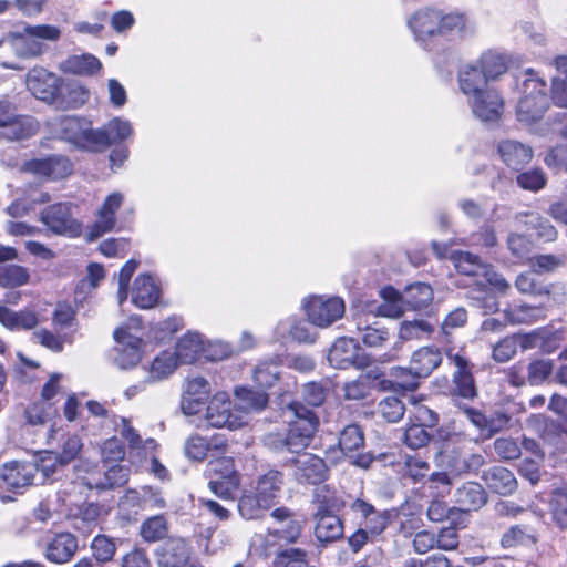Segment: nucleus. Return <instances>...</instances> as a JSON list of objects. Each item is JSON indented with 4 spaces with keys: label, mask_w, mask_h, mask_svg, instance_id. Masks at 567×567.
<instances>
[{
    "label": "nucleus",
    "mask_w": 567,
    "mask_h": 567,
    "mask_svg": "<svg viewBox=\"0 0 567 567\" xmlns=\"http://www.w3.org/2000/svg\"><path fill=\"white\" fill-rule=\"evenodd\" d=\"M130 475V468L123 465H113L104 471L103 475L95 476L91 474L86 476L85 485L93 489L106 491L124 485Z\"/></svg>",
    "instance_id": "obj_31"
},
{
    "label": "nucleus",
    "mask_w": 567,
    "mask_h": 567,
    "mask_svg": "<svg viewBox=\"0 0 567 567\" xmlns=\"http://www.w3.org/2000/svg\"><path fill=\"white\" fill-rule=\"evenodd\" d=\"M482 478L491 491L503 496L513 494L517 488L514 474L503 466H493L484 471Z\"/></svg>",
    "instance_id": "obj_29"
},
{
    "label": "nucleus",
    "mask_w": 567,
    "mask_h": 567,
    "mask_svg": "<svg viewBox=\"0 0 567 567\" xmlns=\"http://www.w3.org/2000/svg\"><path fill=\"white\" fill-rule=\"evenodd\" d=\"M226 449L227 443L225 441L216 440L215 443H212L197 434L188 437L184 445L185 455L192 461H203L206 456L214 457L224 453Z\"/></svg>",
    "instance_id": "obj_32"
},
{
    "label": "nucleus",
    "mask_w": 567,
    "mask_h": 567,
    "mask_svg": "<svg viewBox=\"0 0 567 567\" xmlns=\"http://www.w3.org/2000/svg\"><path fill=\"white\" fill-rule=\"evenodd\" d=\"M472 113L482 122H496L503 112L504 100L492 86L467 99Z\"/></svg>",
    "instance_id": "obj_15"
},
{
    "label": "nucleus",
    "mask_w": 567,
    "mask_h": 567,
    "mask_svg": "<svg viewBox=\"0 0 567 567\" xmlns=\"http://www.w3.org/2000/svg\"><path fill=\"white\" fill-rule=\"evenodd\" d=\"M455 268L458 272L478 278L485 264H483L478 256L467 251H453L450 256Z\"/></svg>",
    "instance_id": "obj_51"
},
{
    "label": "nucleus",
    "mask_w": 567,
    "mask_h": 567,
    "mask_svg": "<svg viewBox=\"0 0 567 567\" xmlns=\"http://www.w3.org/2000/svg\"><path fill=\"white\" fill-rule=\"evenodd\" d=\"M359 344L353 338H339L330 348L328 361L337 369H347L350 365L359 364Z\"/></svg>",
    "instance_id": "obj_25"
},
{
    "label": "nucleus",
    "mask_w": 567,
    "mask_h": 567,
    "mask_svg": "<svg viewBox=\"0 0 567 567\" xmlns=\"http://www.w3.org/2000/svg\"><path fill=\"white\" fill-rule=\"evenodd\" d=\"M303 307L309 321L321 328L332 324L344 313L343 300L338 297L315 296L309 298Z\"/></svg>",
    "instance_id": "obj_9"
},
{
    "label": "nucleus",
    "mask_w": 567,
    "mask_h": 567,
    "mask_svg": "<svg viewBox=\"0 0 567 567\" xmlns=\"http://www.w3.org/2000/svg\"><path fill=\"white\" fill-rule=\"evenodd\" d=\"M210 392L212 388L206 379L202 377L187 379L181 403L184 414H197L202 405L207 401Z\"/></svg>",
    "instance_id": "obj_19"
},
{
    "label": "nucleus",
    "mask_w": 567,
    "mask_h": 567,
    "mask_svg": "<svg viewBox=\"0 0 567 567\" xmlns=\"http://www.w3.org/2000/svg\"><path fill=\"white\" fill-rule=\"evenodd\" d=\"M209 460L207 464L206 473L212 478H229V477H238L235 471L234 461L230 457H217Z\"/></svg>",
    "instance_id": "obj_61"
},
{
    "label": "nucleus",
    "mask_w": 567,
    "mask_h": 567,
    "mask_svg": "<svg viewBox=\"0 0 567 567\" xmlns=\"http://www.w3.org/2000/svg\"><path fill=\"white\" fill-rule=\"evenodd\" d=\"M517 226H524L527 229H535L538 238L545 241H553L557 237V230L548 219L542 217L535 212L518 213L514 216Z\"/></svg>",
    "instance_id": "obj_35"
},
{
    "label": "nucleus",
    "mask_w": 567,
    "mask_h": 567,
    "mask_svg": "<svg viewBox=\"0 0 567 567\" xmlns=\"http://www.w3.org/2000/svg\"><path fill=\"white\" fill-rule=\"evenodd\" d=\"M206 420L213 427L236 430L247 423V416L238 413L226 392H217L206 409Z\"/></svg>",
    "instance_id": "obj_6"
},
{
    "label": "nucleus",
    "mask_w": 567,
    "mask_h": 567,
    "mask_svg": "<svg viewBox=\"0 0 567 567\" xmlns=\"http://www.w3.org/2000/svg\"><path fill=\"white\" fill-rule=\"evenodd\" d=\"M475 64L480 66L488 82L497 79L507 70L505 56L494 51H488L482 54Z\"/></svg>",
    "instance_id": "obj_47"
},
{
    "label": "nucleus",
    "mask_w": 567,
    "mask_h": 567,
    "mask_svg": "<svg viewBox=\"0 0 567 567\" xmlns=\"http://www.w3.org/2000/svg\"><path fill=\"white\" fill-rule=\"evenodd\" d=\"M460 511H477L487 502V494L481 484L467 482L460 486L454 494Z\"/></svg>",
    "instance_id": "obj_30"
},
{
    "label": "nucleus",
    "mask_w": 567,
    "mask_h": 567,
    "mask_svg": "<svg viewBox=\"0 0 567 567\" xmlns=\"http://www.w3.org/2000/svg\"><path fill=\"white\" fill-rule=\"evenodd\" d=\"M56 414V410L51 403L41 401L32 404L25 411V417L31 425H44Z\"/></svg>",
    "instance_id": "obj_60"
},
{
    "label": "nucleus",
    "mask_w": 567,
    "mask_h": 567,
    "mask_svg": "<svg viewBox=\"0 0 567 567\" xmlns=\"http://www.w3.org/2000/svg\"><path fill=\"white\" fill-rule=\"evenodd\" d=\"M449 361L456 368L453 373L455 392L465 399L476 396V386L472 374V365L468 360L458 353L446 352Z\"/></svg>",
    "instance_id": "obj_20"
},
{
    "label": "nucleus",
    "mask_w": 567,
    "mask_h": 567,
    "mask_svg": "<svg viewBox=\"0 0 567 567\" xmlns=\"http://www.w3.org/2000/svg\"><path fill=\"white\" fill-rule=\"evenodd\" d=\"M338 446L343 456L350 458L351 464L358 467L368 468L373 462V456L370 453H357L364 446V434L355 423L342 427L339 433Z\"/></svg>",
    "instance_id": "obj_10"
},
{
    "label": "nucleus",
    "mask_w": 567,
    "mask_h": 567,
    "mask_svg": "<svg viewBox=\"0 0 567 567\" xmlns=\"http://www.w3.org/2000/svg\"><path fill=\"white\" fill-rule=\"evenodd\" d=\"M554 362L546 359H534L526 365L527 382L532 386L544 384L553 374Z\"/></svg>",
    "instance_id": "obj_53"
},
{
    "label": "nucleus",
    "mask_w": 567,
    "mask_h": 567,
    "mask_svg": "<svg viewBox=\"0 0 567 567\" xmlns=\"http://www.w3.org/2000/svg\"><path fill=\"white\" fill-rule=\"evenodd\" d=\"M442 360L443 357L439 348L421 347L412 353L408 368L393 369L396 384L404 390H415L419 386V380L431 375L440 367Z\"/></svg>",
    "instance_id": "obj_3"
},
{
    "label": "nucleus",
    "mask_w": 567,
    "mask_h": 567,
    "mask_svg": "<svg viewBox=\"0 0 567 567\" xmlns=\"http://www.w3.org/2000/svg\"><path fill=\"white\" fill-rule=\"evenodd\" d=\"M237 507L239 515L247 520L260 519L264 517V513L270 509L256 493L250 491L243 493L238 499Z\"/></svg>",
    "instance_id": "obj_46"
},
{
    "label": "nucleus",
    "mask_w": 567,
    "mask_h": 567,
    "mask_svg": "<svg viewBox=\"0 0 567 567\" xmlns=\"http://www.w3.org/2000/svg\"><path fill=\"white\" fill-rule=\"evenodd\" d=\"M133 134L130 121L114 117L94 131L93 152H104L111 145L120 144Z\"/></svg>",
    "instance_id": "obj_16"
},
{
    "label": "nucleus",
    "mask_w": 567,
    "mask_h": 567,
    "mask_svg": "<svg viewBox=\"0 0 567 567\" xmlns=\"http://www.w3.org/2000/svg\"><path fill=\"white\" fill-rule=\"evenodd\" d=\"M526 75L522 96L517 104V118L519 122L529 124L543 117L549 105V100L545 81L538 78L532 69L526 71Z\"/></svg>",
    "instance_id": "obj_4"
},
{
    "label": "nucleus",
    "mask_w": 567,
    "mask_h": 567,
    "mask_svg": "<svg viewBox=\"0 0 567 567\" xmlns=\"http://www.w3.org/2000/svg\"><path fill=\"white\" fill-rule=\"evenodd\" d=\"M383 302L378 306L377 315L386 318H399L404 312V299L402 295L392 287L381 290Z\"/></svg>",
    "instance_id": "obj_45"
},
{
    "label": "nucleus",
    "mask_w": 567,
    "mask_h": 567,
    "mask_svg": "<svg viewBox=\"0 0 567 567\" xmlns=\"http://www.w3.org/2000/svg\"><path fill=\"white\" fill-rule=\"evenodd\" d=\"M402 297L409 309L420 310L432 302L433 290L427 284L415 282L405 288Z\"/></svg>",
    "instance_id": "obj_44"
},
{
    "label": "nucleus",
    "mask_w": 567,
    "mask_h": 567,
    "mask_svg": "<svg viewBox=\"0 0 567 567\" xmlns=\"http://www.w3.org/2000/svg\"><path fill=\"white\" fill-rule=\"evenodd\" d=\"M60 35V30L53 25H28L23 29V32H10L8 41L18 56L30 58L44 52L45 45L40 41L41 39L56 41Z\"/></svg>",
    "instance_id": "obj_5"
},
{
    "label": "nucleus",
    "mask_w": 567,
    "mask_h": 567,
    "mask_svg": "<svg viewBox=\"0 0 567 567\" xmlns=\"http://www.w3.org/2000/svg\"><path fill=\"white\" fill-rule=\"evenodd\" d=\"M0 322L10 330H29L34 328L39 320L33 311H13L7 307H0Z\"/></svg>",
    "instance_id": "obj_41"
},
{
    "label": "nucleus",
    "mask_w": 567,
    "mask_h": 567,
    "mask_svg": "<svg viewBox=\"0 0 567 567\" xmlns=\"http://www.w3.org/2000/svg\"><path fill=\"white\" fill-rule=\"evenodd\" d=\"M38 131V123L33 117L16 115L8 125L0 130V135L9 141L25 140Z\"/></svg>",
    "instance_id": "obj_39"
},
{
    "label": "nucleus",
    "mask_w": 567,
    "mask_h": 567,
    "mask_svg": "<svg viewBox=\"0 0 567 567\" xmlns=\"http://www.w3.org/2000/svg\"><path fill=\"white\" fill-rule=\"evenodd\" d=\"M33 339L41 346L51 350L52 352H61L64 348V343H71L72 337L71 334L64 333H53L47 329H39L34 331Z\"/></svg>",
    "instance_id": "obj_57"
},
{
    "label": "nucleus",
    "mask_w": 567,
    "mask_h": 567,
    "mask_svg": "<svg viewBox=\"0 0 567 567\" xmlns=\"http://www.w3.org/2000/svg\"><path fill=\"white\" fill-rule=\"evenodd\" d=\"M124 200L122 193L114 192L110 194L97 209L95 221L89 227L86 237L89 241L96 240L106 233L116 227V213Z\"/></svg>",
    "instance_id": "obj_12"
},
{
    "label": "nucleus",
    "mask_w": 567,
    "mask_h": 567,
    "mask_svg": "<svg viewBox=\"0 0 567 567\" xmlns=\"http://www.w3.org/2000/svg\"><path fill=\"white\" fill-rule=\"evenodd\" d=\"M269 516L275 523L274 526H269L267 529L269 536L289 544H293L299 539L303 528V520L300 519L297 513L281 506L272 509Z\"/></svg>",
    "instance_id": "obj_11"
},
{
    "label": "nucleus",
    "mask_w": 567,
    "mask_h": 567,
    "mask_svg": "<svg viewBox=\"0 0 567 567\" xmlns=\"http://www.w3.org/2000/svg\"><path fill=\"white\" fill-rule=\"evenodd\" d=\"M315 503L318 505L316 513H334L343 507L344 503L338 493L328 485L316 488Z\"/></svg>",
    "instance_id": "obj_52"
},
{
    "label": "nucleus",
    "mask_w": 567,
    "mask_h": 567,
    "mask_svg": "<svg viewBox=\"0 0 567 567\" xmlns=\"http://www.w3.org/2000/svg\"><path fill=\"white\" fill-rule=\"evenodd\" d=\"M288 410L295 419L289 421L287 432L269 433L264 442L268 449L277 453L289 452L299 455L310 445L318 430L319 419L312 410L299 402L290 403Z\"/></svg>",
    "instance_id": "obj_2"
},
{
    "label": "nucleus",
    "mask_w": 567,
    "mask_h": 567,
    "mask_svg": "<svg viewBox=\"0 0 567 567\" xmlns=\"http://www.w3.org/2000/svg\"><path fill=\"white\" fill-rule=\"evenodd\" d=\"M78 548V538L73 534L60 533L48 542L44 557L53 564H65L76 554Z\"/></svg>",
    "instance_id": "obj_23"
},
{
    "label": "nucleus",
    "mask_w": 567,
    "mask_h": 567,
    "mask_svg": "<svg viewBox=\"0 0 567 567\" xmlns=\"http://www.w3.org/2000/svg\"><path fill=\"white\" fill-rule=\"evenodd\" d=\"M94 131L91 121L78 116L62 117L55 128L62 140L78 148L91 152H93Z\"/></svg>",
    "instance_id": "obj_8"
},
{
    "label": "nucleus",
    "mask_w": 567,
    "mask_h": 567,
    "mask_svg": "<svg viewBox=\"0 0 567 567\" xmlns=\"http://www.w3.org/2000/svg\"><path fill=\"white\" fill-rule=\"evenodd\" d=\"M92 556L97 563L113 560L117 550V539L105 534L96 535L90 545Z\"/></svg>",
    "instance_id": "obj_50"
},
{
    "label": "nucleus",
    "mask_w": 567,
    "mask_h": 567,
    "mask_svg": "<svg viewBox=\"0 0 567 567\" xmlns=\"http://www.w3.org/2000/svg\"><path fill=\"white\" fill-rule=\"evenodd\" d=\"M508 322L513 324L532 323L544 317V309L536 306L520 305L505 310Z\"/></svg>",
    "instance_id": "obj_54"
},
{
    "label": "nucleus",
    "mask_w": 567,
    "mask_h": 567,
    "mask_svg": "<svg viewBox=\"0 0 567 567\" xmlns=\"http://www.w3.org/2000/svg\"><path fill=\"white\" fill-rule=\"evenodd\" d=\"M61 78L44 68H33L27 75V86L29 91L41 101L53 104L59 92Z\"/></svg>",
    "instance_id": "obj_17"
},
{
    "label": "nucleus",
    "mask_w": 567,
    "mask_h": 567,
    "mask_svg": "<svg viewBox=\"0 0 567 567\" xmlns=\"http://www.w3.org/2000/svg\"><path fill=\"white\" fill-rule=\"evenodd\" d=\"M166 533L167 523L162 515H155L146 519L140 530L142 538L148 543L164 538Z\"/></svg>",
    "instance_id": "obj_58"
},
{
    "label": "nucleus",
    "mask_w": 567,
    "mask_h": 567,
    "mask_svg": "<svg viewBox=\"0 0 567 567\" xmlns=\"http://www.w3.org/2000/svg\"><path fill=\"white\" fill-rule=\"evenodd\" d=\"M308 565V553L301 548H286L279 550L274 559L272 567H306Z\"/></svg>",
    "instance_id": "obj_56"
},
{
    "label": "nucleus",
    "mask_w": 567,
    "mask_h": 567,
    "mask_svg": "<svg viewBox=\"0 0 567 567\" xmlns=\"http://www.w3.org/2000/svg\"><path fill=\"white\" fill-rule=\"evenodd\" d=\"M101 68L100 60L89 53L69 56L60 64L61 71L76 75H93Z\"/></svg>",
    "instance_id": "obj_38"
},
{
    "label": "nucleus",
    "mask_w": 567,
    "mask_h": 567,
    "mask_svg": "<svg viewBox=\"0 0 567 567\" xmlns=\"http://www.w3.org/2000/svg\"><path fill=\"white\" fill-rule=\"evenodd\" d=\"M252 378L261 388H271L279 378V365L275 361L260 362L254 369Z\"/></svg>",
    "instance_id": "obj_62"
},
{
    "label": "nucleus",
    "mask_w": 567,
    "mask_h": 567,
    "mask_svg": "<svg viewBox=\"0 0 567 567\" xmlns=\"http://www.w3.org/2000/svg\"><path fill=\"white\" fill-rule=\"evenodd\" d=\"M506 246L511 255L518 261L526 260L533 249L532 240L525 235L518 233L508 234Z\"/></svg>",
    "instance_id": "obj_59"
},
{
    "label": "nucleus",
    "mask_w": 567,
    "mask_h": 567,
    "mask_svg": "<svg viewBox=\"0 0 567 567\" xmlns=\"http://www.w3.org/2000/svg\"><path fill=\"white\" fill-rule=\"evenodd\" d=\"M548 507L554 524L567 529V489L555 488L549 496Z\"/></svg>",
    "instance_id": "obj_48"
},
{
    "label": "nucleus",
    "mask_w": 567,
    "mask_h": 567,
    "mask_svg": "<svg viewBox=\"0 0 567 567\" xmlns=\"http://www.w3.org/2000/svg\"><path fill=\"white\" fill-rule=\"evenodd\" d=\"M41 221L56 235L76 237L81 234L82 225L72 214V205L59 203L48 206L41 212Z\"/></svg>",
    "instance_id": "obj_7"
},
{
    "label": "nucleus",
    "mask_w": 567,
    "mask_h": 567,
    "mask_svg": "<svg viewBox=\"0 0 567 567\" xmlns=\"http://www.w3.org/2000/svg\"><path fill=\"white\" fill-rule=\"evenodd\" d=\"M516 182L523 189L538 192L546 186L547 178L543 169L533 168L518 174Z\"/></svg>",
    "instance_id": "obj_63"
},
{
    "label": "nucleus",
    "mask_w": 567,
    "mask_h": 567,
    "mask_svg": "<svg viewBox=\"0 0 567 567\" xmlns=\"http://www.w3.org/2000/svg\"><path fill=\"white\" fill-rule=\"evenodd\" d=\"M287 465L292 468L293 475L299 482L318 484L328 475L326 462L311 453L299 454L288 460Z\"/></svg>",
    "instance_id": "obj_14"
},
{
    "label": "nucleus",
    "mask_w": 567,
    "mask_h": 567,
    "mask_svg": "<svg viewBox=\"0 0 567 567\" xmlns=\"http://www.w3.org/2000/svg\"><path fill=\"white\" fill-rule=\"evenodd\" d=\"M433 331V326L425 320H405L400 326L399 336L404 341L423 340L429 338Z\"/></svg>",
    "instance_id": "obj_55"
},
{
    "label": "nucleus",
    "mask_w": 567,
    "mask_h": 567,
    "mask_svg": "<svg viewBox=\"0 0 567 567\" xmlns=\"http://www.w3.org/2000/svg\"><path fill=\"white\" fill-rule=\"evenodd\" d=\"M25 171L34 175L48 177L51 179H61L69 176L72 172L70 161L60 155H52L45 158L32 159L25 163Z\"/></svg>",
    "instance_id": "obj_21"
},
{
    "label": "nucleus",
    "mask_w": 567,
    "mask_h": 567,
    "mask_svg": "<svg viewBox=\"0 0 567 567\" xmlns=\"http://www.w3.org/2000/svg\"><path fill=\"white\" fill-rule=\"evenodd\" d=\"M161 297V289L156 280L147 274L135 278L131 290L132 302L141 309L155 307Z\"/></svg>",
    "instance_id": "obj_22"
},
{
    "label": "nucleus",
    "mask_w": 567,
    "mask_h": 567,
    "mask_svg": "<svg viewBox=\"0 0 567 567\" xmlns=\"http://www.w3.org/2000/svg\"><path fill=\"white\" fill-rule=\"evenodd\" d=\"M30 280L28 268L16 264L0 265V286L4 288H17L24 286Z\"/></svg>",
    "instance_id": "obj_49"
},
{
    "label": "nucleus",
    "mask_w": 567,
    "mask_h": 567,
    "mask_svg": "<svg viewBox=\"0 0 567 567\" xmlns=\"http://www.w3.org/2000/svg\"><path fill=\"white\" fill-rule=\"evenodd\" d=\"M116 341L114 361L121 369H128L136 365L141 355L142 339L120 328L114 332Z\"/></svg>",
    "instance_id": "obj_18"
},
{
    "label": "nucleus",
    "mask_w": 567,
    "mask_h": 567,
    "mask_svg": "<svg viewBox=\"0 0 567 567\" xmlns=\"http://www.w3.org/2000/svg\"><path fill=\"white\" fill-rule=\"evenodd\" d=\"M236 409L238 413L246 416L248 412L261 411L268 402V395L264 391H254L247 388H239L235 391Z\"/></svg>",
    "instance_id": "obj_43"
},
{
    "label": "nucleus",
    "mask_w": 567,
    "mask_h": 567,
    "mask_svg": "<svg viewBox=\"0 0 567 567\" xmlns=\"http://www.w3.org/2000/svg\"><path fill=\"white\" fill-rule=\"evenodd\" d=\"M284 485V475L279 471L270 470L264 475H260L256 484V494L260 497L261 502L271 508L281 492Z\"/></svg>",
    "instance_id": "obj_33"
},
{
    "label": "nucleus",
    "mask_w": 567,
    "mask_h": 567,
    "mask_svg": "<svg viewBox=\"0 0 567 567\" xmlns=\"http://www.w3.org/2000/svg\"><path fill=\"white\" fill-rule=\"evenodd\" d=\"M315 536L320 543H331L343 536V523L334 513H316Z\"/></svg>",
    "instance_id": "obj_34"
},
{
    "label": "nucleus",
    "mask_w": 567,
    "mask_h": 567,
    "mask_svg": "<svg viewBox=\"0 0 567 567\" xmlns=\"http://www.w3.org/2000/svg\"><path fill=\"white\" fill-rule=\"evenodd\" d=\"M277 333L285 337L287 333L292 340L301 343H312L316 340V331L310 328L309 323L296 319H287L277 326Z\"/></svg>",
    "instance_id": "obj_42"
},
{
    "label": "nucleus",
    "mask_w": 567,
    "mask_h": 567,
    "mask_svg": "<svg viewBox=\"0 0 567 567\" xmlns=\"http://www.w3.org/2000/svg\"><path fill=\"white\" fill-rule=\"evenodd\" d=\"M178 363L179 362L173 352H162L153 360L152 364L147 369L145 382L155 383L168 378L177 368Z\"/></svg>",
    "instance_id": "obj_40"
},
{
    "label": "nucleus",
    "mask_w": 567,
    "mask_h": 567,
    "mask_svg": "<svg viewBox=\"0 0 567 567\" xmlns=\"http://www.w3.org/2000/svg\"><path fill=\"white\" fill-rule=\"evenodd\" d=\"M502 161L513 169H520L533 158L530 146L515 140H504L497 146Z\"/></svg>",
    "instance_id": "obj_26"
},
{
    "label": "nucleus",
    "mask_w": 567,
    "mask_h": 567,
    "mask_svg": "<svg viewBox=\"0 0 567 567\" xmlns=\"http://www.w3.org/2000/svg\"><path fill=\"white\" fill-rule=\"evenodd\" d=\"M37 466L33 463L12 462L4 465L2 480L11 487H24L32 484Z\"/></svg>",
    "instance_id": "obj_36"
},
{
    "label": "nucleus",
    "mask_w": 567,
    "mask_h": 567,
    "mask_svg": "<svg viewBox=\"0 0 567 567\" xmlns=\"http://www.w3.org/2000/svg\"><path fill=\"white\" fill-rule=\"evenodd\" d=\"M457 83L467 99L489 86L485 74L475 62L465 63L458 69Z\"/></svg>",
    "instance_id": "obj_27"
},
{
    "label": "nucleus",
    "mask_w": 567,
    "mask_h": 567,
    "mask_svg": "<svg viewBox=\"0 0 567 567\" xmlns=\"http://www.w3.org/2000/svg\"><path fill=\"white\" fill-rule=\"evenodd\" d=\"M535 538L532 535V529L527 526L516 525L511 527L503 536H502V546L505 548L514 547L517 545H525L528 543H534Z\"/></svg>",
    "instance_id": "obj_64"
},
{
    "label": "nucleus",
    "mask_w": 567,
    "mask_h": 567,
    "mask_svg": "<svg viewBox=\"0 0 567 567\" xmlns=\"http://www.w3.org/2000/svg\"><path fill=\"white\" fill-rule=\"evenodd\" d=\"M90 97L89 90L80 83H63L59 86V92L53 101V106L60 110L78 109L87 102Z\"/></svg>",
    "instance_id": "obj_28"
},
{
    "label": "nucleus",
    "mask_w": 567,
    "mask_h": 567,
    "mask_svg": "<svg viewBox=\"0 0 567 567\" xmlns=\"http://www.w3.org/2000/svg\"><path fill=\"white\" fill-rule=\"evenodd\" d=\"M189 549L182 538H173L156 550L159 567H185L188 563Z\"/></svg>",
    "instance_id": "obj_24"
},
{
    "label": "nucleus",
    "mask_w": 567,
    "mask_h": 567,
    "mask_svg": "<svg viewBox=\"0 0 567 567\" xmlns=\"http://www.w3.org/2000/svg\"><path fill=\"white\" fill-rule=\"evenodd\" d=\"M204 342L200 334L189 332L181 338L176 344V350L173 352L182 364H192L204 353Z\"/></svg>",
    "instance_id": "obj_37"
},
{
    "label": "nucleus",
    "mask_w": 567,
    "mask_h": 567,
    "mask_svg": "<svg viewBox=\"0 0 567 567\" xmlns=\"http://www.w3.org/2000/svg\"><path fill=\"white\" fill-rule=\"evenodd\" d=\"M351 512L362 522L361 525L372 537L381 535L395 516L393 511H379L362 498H357L350 505Z\"/></svg>",
    "instance_id": "obj_13"
},
{
    "label": "nucleus",
    "mask_w": 567,
    "mask_h": 567,
    "mask_svg": "<svg viewBox=\"0 0 567 567\" xmlns=\"http://www.w3.org/2000/svg\"><path fill=\"white\" fill-rule=\"evenodd\" d=\"M406 23L415 40L426 48L431 40L437 38L449 41L462 38L466 31L467 18L463 13L424 7L415 11Z\"/></svg>",
    "instance_id": "obj_1"
}]
</instances>
